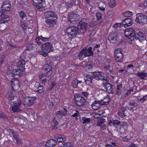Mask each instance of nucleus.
Returning a JSON list of instances; mask_svg holds the SVG:
<instances>
[{
  "label": "nucleus",
  "mask_w": 147,
  "mask_h": 147,
  "mask_svg": "<svg viewBox=\"0 0 147 147\" xmlns=\"http://www.w3.org/2000/svg\"><path fill=\"white\" fill-rule=\"evenodd\" d=\"M86 19H82L80 21L78 24L77 26H73L67 27L65 30V32L68 36L70 40L72 39L73 38L76 37L79 32L83 34H84L86 31L85 28L87 25L84 21Z\"/></svg>",
  "instance_id": "f257e3e1"
},
{
  "label": "nucleus",
  "mask_w": 147,
  "mask_h": 147,
  "mask_svg": "<svg viewBox=\"0 0 147 147\" xmlns=\"http://www.w3.org/2000/svg\"><path fill=\"white\" fill-rule=\"evenodd\" d=\"M26 63L24 60H20L17 65L18 69H15L12 67L9 66L7 70L8 72L11 74L13 77H19L22 76L23 72L25 71Z\"/></svg>",
  "instance_id": "f03ea898"
},
{
  "label": "nucleus",
  "mask_w": 147,
  "mask_h": 147,
  "mask_svg": "<svg viewBox=\"0 0 147 147\" xmlns=\"http://www.w3.org/2000/svg\"><path fill=\"white\" fill-rule=\"evenodd\" d=\"M11 7L9 1L7 0L3 2L1 6L2 9L0 10V16L1 17V19H0V24L5 23L9 22V16L6 15L5 12L10 10Z\"/></svg>",
  "instance_id": "7ed1b4c3"
},
{
  "label": "nucleus",
  "mask_w": 147,
  "mask_h": 147,
  "mask_svg": "<svg viewBox=\"0 0 147 147\" xmlns=\"http://www.w3.org/2000/svg\"><path fill=\"white\" fill-rule=\"evenodd\" d=\"M54 136L56 140L52 139L49 140L45 144V147H53L57 144V142H63L66 139L65 136L63 135L56 134Z\"/></svg>",
  "instance_id": "20e7f679"
},
{
  "label": "nucleus",
  "mask_w": 147,
  "mask_h": 147,
  "mask_svg": "<svg viewBox=\"0 0 147 147\" xmlns=\"http://www.w3.org/2000/svg\"><path fill=\"white\" fill-rule=\"evenodd\" d=\"M73 101L77 106L80 107L83 106L84 105L86 100L84 97L82 96L80 94L76 93L74 95Z\"/></svg>",
  "instance_id": "39448f33"
},
{
  "label": "nucleus",
  "mask_w": 147,
  "mask_h": 147,
  "mask_svg": "<svg viewBox=\"0 0 147 147\" xmlns=\"http://www.w3.org/2000/svg\"><path fill=\"white\" fill-rule=\"evenodd\" d=\"M123 52L122 49L121 48H118L115 49L114 57L117 62L122 63L123 61L124 56Z\"/></svg>",
  "instance_id": "423d86ee"
},
{
  "label": "nucleus",
  "mask_w": 147,
  "mask_h": 147,
  "mask_svg": "<svg viewBox=\"0 0 147 147\" xmlns=\"http://www.w3.org/2000/svg\"><path fill=\"white\" fill-rule=\"evenodd\" d=\"M135 21L143 25L147 24V16L141 13H138L136 15Z\"/></svg>",
  "instance_id": "0eeeda50"
},
{
  "label": "nucleus",
  "mask_w": 147,
  "mask_h": 147,
  "mask_svg": "<svg viewBox=\"0 0 147 147\" xmlns=\"http://www.w3.org/2000/svg\"><path fill=\"white\" fill-rule=\"evenodd\" d=\"M135 31L132 28H127L125 29L124 32L125 37L129 38L131 41L135 38Z\"/></svg>",
  "instance_id": "6e6552de"
},
{
  "label": "nucleus",
  "mask_w": 147,
  "mask_h": 147,
  "mask_svg": "<svg viewBox=\"0 0 147 147\" xmlns=\"http://www.w3.org/2000/svg\"><path fill=\"white\" fill-rule=\"evenodd\" d=\"M9 100V102L11 105L15 104L18 101V98L14 96L13 93L11 92H9L7 93L6 96Z\"/></svg>",
  "instance_id": "1a4fd4ad"
},
{
  "label": "nucleus",
  "mask_w": 147,
  "mask_h": 147,
  "mask_svg": "<svg viewBox=\"0 0 147 147\" xmlns=\"http://www.w3.org/2000/svg\"><path fill=\"white\" fill-rule=\"evenodd\" d=\"M33 4L37 9V10L45 6V2L44 0H32Z\"/></svg>",
  "instance_id": "9d476101"
},
{
  "label": "nucleus",
  "mask_w": 147,
  "mask_h": 147,
  "mask_svg": "<svg viewBox=\"0 0 147 147\" xmlns=\"http://www.w3.org/2000/svg\"><path fill=\"white\" fill-rule=\"evenodd\" d=\"M41 49L42 51H45L49 53L53 50L52 44L50 42H47L42 45Z\"/></svg>",
  "instance_id": "9b49d317"
},
{
  "label": "nucleus",
  "mask_w": 147,
  "mask_h": 147,
  "mask_svg": "<svg viewBox=\"0 0 147 147\" xmlns=\"http://www.w3.org/2000/svg\"><path fill=\"white\" fill-rule=\"evenodd\" d=\"M11 86L12 90L14 91H16L19 89L20 87L19 81L18 78L14 79L13 80L12 79Z\"/></svg>",
  "instance_id": "f8f14e48"
},
{
  "label": "nucleus",
  "mask_w": 147,
  "mask_h": 147,
  "mask_svg": "<svg viewBox=\"0 0 147 147\" xmlns=\"http://www.w3.org/2000/svg\"><path fill=\"white\" fill-rule=\"evenodd\" d=\"M135 38L137 40H139L142 42L146 41L145 34L142 32H139L136 33L135 34Z\"/></svg>",
  "instance_id": "ddd939ff"
},
{
  "label": "nucleus",
  "mask_w": 147,
  "mask_h": 147,
  "mask_svg": "<svg viewBox=\"0 0 147 147\" xmlns=\"http://www.w3.org/2000/svg\"><path fill=\"white\" fill-rule=\"evenodd\" d=\"M103 85L106 91L109 94H113V85L112 84L108 83V82H106L105 83L103 82Z\"/></svg>",
  "instance_id": "4468645a"
},
{
  "label": "nucleus",
  "mask_w": 147,
  "mask_h": 147,
  "mask_svg": "<svg viewBox=\"0 0 147 147\" xmlns=\"http://www.w3.org/2000/svg\"><path fill=\"white\" fill-rule=\"evenodd\" d=\"M45 19H49L57 18L56 14L55 13L51 11L46 12L45 13Z\"/></svg>",
  "instance_id": "2eb2a0df"
},
{
  "label": "nucleus",
  "mask_w": 147,
  "mask_h": 147,
  "mask_svg": "<svg viewBox=\"0 0 147 147\" xmlns=\"http://www.w3.org/2000/svg\"><path fill=\"white\" fill-rule=\"evenodd\" d=\"M43 69L44 70L46 75L47 76H50L52 73V67L51 65L48 64H45L44 66Z\"/></svg>",
  "instance_id": "dca6fc26"
},
{
  "label": "nucleus",
  "mask_w": 147,
  "mask_h": 147,
  "mask_svg": "<svg viewBox=\"0 0 147 147\" xmlns=\"http://www.w3.org/2000/svg\"><path fill=\"white\" fill-rule=\"evenodd\" d=\"M93 74L94 79L98 80L103 79L104 74L102 71H94L93 72Z\"/></svg>",
  "instance_id": "f3484780"
},
{
  "label": "nucleus",
  "mask_w": 147,
  "mask_h": 147,
  "mask_svg": "<svg viewBox=\"0 0 147 147\" xmlns=\"http://www.w3.org/2000/svg\"><path fill=\"white\" fill-rule=\"evenodd\" d=\"M36 99L35 97H28L27 98L24 100V103L29 106L32 105L34 103V102Z\"/></svg>",
  "instance_id": "a211bd4d"
},
{
  "label": "nucleus",
  "mask_w": 147,
  "mask_h": 147,
  "mask_svg": "<svg viewBox=\"0 0 147 147\" xmlns=\"http://www.w3.org/2000/svg\"><path fill=\"white\" fill-rule=\"evenodd\" d=\"M117 37L116 34L113 32L111 33L109 35L108 40L111 43H115L117 41Z\"/></svg>",
  "instance_id": "6ab92c4d"
},
{
  "label": "nucleus",
  "mask_w": 147,
  "mask_h": 147,
  "mask_svg": "<svg viewBox=\"0 0 147 147\" xmlns=\"http://www.w3.org/2000/svg\"><path fill=\"white\" fill-rule=\"evenodd\" d=\"M34 89L36 92L40 94L43 92L45 90L43 86L38 83H37L35 84Z\"/></svg>",
  "instance_id": "aec40b11"
},
{
  "label": "nucleus",
  "mask_w": 147,
  "mask_h": 147,
  "mask_svg": "<svg viewBox=\"0 0 147 147\" xmlns=\"http://www.w3.org/2000/svg\"><path fill=\"white\" fill-rule=\"evenodd\" d=\"M21 104V101H19L17 104L14 105L12 107L11 111L14 113L19 112H20L22 110L20 109V107Z\"/></svg>",
  "instance_id": "412c9836"
},
{
  "label": "nucleus",
  "mask_w": 147,
  "mask_h": 147,
  "mask_svg": "<svg viewBox=\"0 0 147 147\" xmlns=\"http://www.w3.org/2000/svg\"><path fill=\"white\" fill-rule=\"evenodd\" d=\"M133 20L131 18H127L123 19L122 22V24L125 27L130 26L133 23Z\"/></svg>",
  "instance_id": "4be33fe9"
},
{
  "label": "nucleus",
  "mask_w": 147,
  "mask_h": 147,
  "mask_svg": "<svg viewBox=\"0 0 147 147\" xmlns=\"http://www.w3.org/2000/svg\"><path fill=\"white\" fill-rule=\"evenodd\" d=\"M57 18L49 19H45V23L47 27H53L56 23Z\"/></svg>",
  "instance_id": "5701e85b"
},
{
  "label": "nucleus",
  "mask_w": 147,
  "mask_h": 147,
  "mask_svg": "<svg viewBox=\"0 0 147 147\" xmlns=\"http://www.w3.org/2000/svg\"><path fill=\"white\" fill-rule=\"evenodd\" d=\"M92 48L91 47H89L88 49H83L84 51V57H88L92 56L94 54V52L92 51Z\"/></svg>",
  "instance_id": "b1692460"
},
{
  "label": "nucleus",
  "mask_w": 147,
  "mask_h": 147,
  "mask_svg": "<svg viewBox=\"0 0 147 147\" xmlns=\"http://www.w3.org/2000/svg\"><path fill=\"white\" fill-rule=\"evenodd\" d=\"M94 80L93 72L91 74H89L86 75L85 78V82L87 84H89L93 82V81H94Z\"/></svg>",
  "instance_id": "393cba45"
},
{
  "label": "nucleus",
  "mask_w": 147,
  "mask_h": 147,
  "mask_svg": "<svg viewBox=\"0 0 147 147\" xmlns=\"http://www.w3.org/2000/svg\"><path fill=\"white\" fill-rule=\"evenodd\" d=\"M101 101L94 100L91 105L92 108L94 110H97L98 109L101 104Z\"/></svg>",
  "instance_id": "a878e982"
},
{
  "label": "nucleus",
  "mask_w": 147,
  "mask_h": 147,
  "mask_svg": "<svg viewBox=\"0 0 147 147\" xmlns=\"http://www.w3.org/2000/svg\"><path fill=\"white\" fill-rule=\"evenodd\" d=\"M111 100V98L110 96L107 95L103 99L101 100V102H102V105H108L109 104Z\"/></svg>",
  "instance_id": "bb28decb"
},
{
  "label": "nucleus",
  "mask_w": 147,
  "mask_h": 147,
  "mask_svg": "<svg viewBox=\"0 0 147 147\" xmlns=\"http://www.w3.org/2000/svg\"><path fill=\"white\" fill-rule=\"evenodd\" d=\"M122 87L123 86L122 84H120L117 86L116 94L118 96L121 95Z\"/></svg>",
  "instance_id": "cd10ccee"
},
{
  "label": "nucleus",
  "mask_w": 147,
  "mask_h": 147,
  "mask_svg": "<svg viewBox=\"0 0 147 147\" xmlns=\"http://www.w3.org/2000/svg\"><path fill=\"white\" fill-rule=\"evenodd\" d=\"M136 75L138 77H140V78L143 80H146L145 77H147V72L145 73L142 72H138Z\"/></svg>",
  "instance_id": "c85d7f7f"
},
{
  "label": "nucleus",
  "mask_w": 147,
  "mask_h": 147,
  "mask_svg": "<svg viewBox=\"0 0 147 147\" xmlns=\"http://www.w3.org/2000/svg\"><path fill=\"white\" fill-rule=\"evenodd\" d=\"M120 122L117 120L111 119L109 121V124L110 125H113L115 126L118 125L120 124Z\"/></svg>",
  "instance_id": "c756f323"
},
{
  "label": "nucleus",
  "mask_w": 147,
  "mask_h": 147,
  "mask_svg": "<svg viewBox=\"0 0 147 147\" xmlns=\"http://www.w3.org/2000/svg\"><path fill=\"white\" fill-rule=\"evenodd\" d=\"M129 106L131 110H135L136 109L138 104L136 102H131L129 103Z\"/></svg>",
  "instance_id": "7c9ffc66"
},
{
  "label": "nucleus",
  "mask_w": 147,
  "mask_h": 147,
  "mask_svg": "<svg viewBox=\"0 0 147 147\" xmlns=\"http://www.w3.org/2000/svg\"><path fill=\"white\" fill-rule=\"evenodd\" d=\"M84 50L82 49L81 50L77 56V59L80 60V61L83 60V58L84 57Z\"/></svg>",
  "instance_id": "2f4dec72"
},
{
  "label": "nucleus",
  "mask_w": 147,
  "mask_h": 147,
  "mask_svg": "<svg viewBox=\"0 0 147 147\" xmlns=\"http://www.w3.org/2000/svg\"><path fill=\"white\" fill-rule=\"evenodd\" d=\"M18 13L20 18H21L22 20H23L24 18L26 16V13L23 11H19L18 12Z\"/></svg>",
  "instance_id": "473e14b6"
},
{
  "label": "nucleus",
  "mask_w": 147,
  "mask_h": 147,
  "mask_svg": "<svg viewBox=\"0 0 147 147\" xmlns=\"http://www.w3.org/2000/svg\"><path fill=\"white\" fill-rule=\"evenodd\" d=\"M93 65V64H90L87 65L85 67V69L87 71L90 72L92 70Z\"/></svg>",
  "instance_id": "72a5a7b5"
},
{
  "label": "nucleus",
  "mask_w": 147,
  "mask_h": 147,
  "mask_svg": "<svg viewBox=\"0 0 147 147\" xmlns=\"http://www.w3.org/2000/svg\"><path fill=\"white\" fill-rule=\"evenodd\" d=\"M76 0H70V2L66 3V6L68 8L71 7L73 5H75Z\"/></svg>",
  "instance_id": "f704fd0d"
},
{
  "label": "nucleus",
  "mask_w": 147,
  "mask_h": 147,
  "mask_svg": "<svg viewBox=\"0 0 147 147\" xmlns=\"http://www.w3.org/2000/svg\"><path fill=\"white\" fill-rule=\"evenodd\" d=\"M125 109H122L119 111L117 113L121 117H124L126 116L125 113Z\"/></svg>",
  "instance_id": "c9c22d12"
},
{
  "label": "nucleus",
  "mask_w": 147,
  "mask_h": 147,
  "mask_svg": "<svg viewBox=\"0 0 147 147\" xmlns=\"http://www.w3.org/2000/svg\"><path fill=\"white\" fill-rule=\"evenodd\" d=\"M109 4L111 7H113L116 5V0H108Z\"/></svg>",
  "instance_id": "e433bc0d"
},
{
  "label": "nucleus",
  "mask_w": 147,
  "mask_h": 147,
  "mask_svg": "<svg viewBox=\"0 0 147 147\" xmlns=\"http://www.w3.org/2000/svg\"><path fill=\"white\" fill-rule=\"evenodd\" d=\"M77 15L75 14L74 13L72 12L69 13L68 16V21L69 22L74 17H76Z\"/></svg>",
  "instance_id": "4c0bfd02"
},
{
  "label": "nucleus",
  "mask_w": 147,
  "mask_h": 147,
  "mask_svg": "<svg viewBox=\"0 0 147 147\" xmlns=\"http://www.w3.org/2000/svg\"><path fill=\"white\" fill-rule=\"evenodd\" d=\"M122 14L125 17H131L133 15V13L132 12L127 11L123 13Z\"/></svg>",
  "instance_id": "58836bf2"
},
{
  "label": "nucleus",
  "mask_w": 147,
  "mask_h": 147,
  "mask_svg": "<svg viewBox=\"0 0 147 147\" xmlns=\"http://www.w3.org/2000/svg\"><path fill=\"white\" fill-rule=\"evenodd\" d=\"M105 119L104 118H101L99 119L97 122V125L98 126L100 127L102 125V124L105 122Z\"/></svg>",
  "instance_id": "ea45409f"
},
{
  "label": "nucleus",
  "mask_w": 147,
  "mask_h": 147,
  "mask_svg": "<svg viewBox=\"0 0 147 147\" xmlns=\"http://www.w3.org/2000/svg\"><path fill=\"white\" fill-rule=\"evenodd\" d=\"M74 111H75V112L71 115V117H75L76 120H77L78 119V117L79 115V112L78 110H74Z\"/></svg>",
  "instance_id": "a19ab883"
},
{
  "label": "nucleus",
  "mask_w": 147,
  "mask_h": 147,
  "mask_svg": "<svg viewBox=\"0 0 147 147\" xmlns=\"http://www.w3.org/2000/svg\"><path fill=\"white\" fill-rule=\"evenodd\" d=\"M100 45L99 44L96 45L93 48V51L95 52H100Z\"/></svg>",
  "instance_id": "79ce46f5"
},
{
  "label": "nucleus",
  "mask_w": 147,
  "mask_h": 147,
  "mask_svg": "<svg viewBox=\"0 0 147 147\" xmlns=\"http://www.w3.org/2000/svg\"><path fill=\"white\" fill-rule=\"evenodd\" d=\"M139 101H140L141 103H144L145 101H147V94L144 96L143 97L140 99H138Z\"/></svg>",
  "instance_id": "37998d69"
},
{
  "label": "nucleus",
  "mask_w": 147,
  "mask_h": 147,
  "mask_svg": "<svg viewBox=\"0 0 147 147\" xmlns=\"http://www.w3.org/2000/svg\"><path fill=\"white\" fill-rule=\"evenodd\" d=\"M82 120L83 121V123L84 124L88 123L90 121V119L89 118H87L85 117H82Z\"/></svg>",
  "instance_id": "c03bdc74"
},
{
  "label": "nucleus",
  "mask_w": 147,
  "mask_h": 147,
  "mask_svg": "<svg viewBox=\"0 0 147 147\" xmlns=\"http://www.w3.org/2000/svg\"><path fill=\"white\" fill-rule=\"evenodd\" d=\"M63 145L64 147H74L73 145L69 142L64 143Z\"/></svg>",
  "instance_id": "a18cd8bd"
},
{
  "label": "nucleus",
  "mask_w": 147,
  "mask_h": 147,
  "mask_svg": "<svg viewBox=\"0 0 147 147\" xmlns=\"http://www.w3.org/2000/svg\"><path fill=\"white\" fill-rule=\"evenodd\" d=\"M71 23L73 24H75L78 22V18L76 17H74L71 20L69 21Z\"/></svg>",
  "instance_id": "49530a36"
},
{
  "label": "nucleus",
  "mask_w": 147,
  "mask_h": 147,
  "mask_svg": "<svg viewBox=\"0 0 147 147\" xmlns=\"http://www.w3.org/2000/svg\"><path fill=\"white\" fill-rule=\"evenodd\" d=\"M0 118L3 119H7V116L3 112H1L0 113Z\"/></svg>",
  "instance_id": "de8ad7c7"
},
{
  "label": "nucleus",
  "mask_w": 147,
  "mask_h": 147,
  "mask_svg": "<svg viewBox=\"0 0 147 147\" xmlns=\"http://www.w3.org/2000/svg\"><path fill=\"white\" fill-rule=\"evenodd\" d=\"M38 77L40 81L41 80H42L45 79V78H46L45 75L43 74H40L39 75Z\"/></svg>",
  "instance_id": "09e8293b"
},
{
  "label": "nucleus",
  "mask_w": 147,
  "mask_h": 147,
  "mask_svg": "<svg viewBox=\"0 0 147 147\" xmlns=\"http://www.w3.org/2000/svg\"><path fill=\"white\" fill-rule=\"evenodd\" d=\"M132 91H133V89L129 90L127 91V92L125 94V95H122L121 96V98H125L129 94H130L131 93V92Z\"/></svg>",
  "instance_id": "8fccbe9b"
},
{
  "label": "nucleus",
  "mask_w": 147,
  "mask_h": 147,
  "mask_svg": "<svg viewBox=\"0 0 147 147\" xmlns=\"http://www.w3.org/2000/svg\"><path fill=\"white\" fill-rule=\"evenodd\" d=\"M12 133L13 135V138L15 140H16V139L19 137L18 134L16 132L13 131Z\"/></svg>",
  "instance_id": "3c124183"
},
{
  "label": "nucleus",
  "mask_w": 147,
  "mask_h": 147,
  "mask_svg": "<svg viewBox=\"0 0 147 147\" xmlns=\"http://www.w3.org/2000/svg\"><path fill=\"white\" fill-rule=\"evenodd\" d=\"M96 16L98 20L101 19L102 18V15L99 13H97L96 14Z\"/></svg>",
  "instance_id": "603ef678"
},
{
  "label": "nucleus",
  "mask_w": 147,
  "mask_h": 147,
  "mask_svg": "<svg viewBox=\"0 0 147 147\" xmlns=\"http://www.w3.org/2000/svg\"><path fill=\"white\" fill-rule=\"evenodd\" d=\"M20 25L24 31H25L27 29L28 26L25 24H20Z\"/></svg>",
  "instance_id": "864d4df0"
},
{
  "label": "nucleus",
  "mask_w": 147,
  "mask_h": 147,
  "mask_svg": "<svg viewBox=\"0 0 147 147\" xmlns=\"http://www.w3.org/2000/svg\"><path fill=\"white\" fill-rule=\"evenodd\" d=\"M78 84L77 82L76 81L75 79L72 82V86L74 88H77L78 87Z\"/></svg>",
  "instance_id": "5fc2aeb1"
},
{
  "label": "nucleus",
  "mask_w": 147,
  "mask_h": 147,
  "mask_svg": "<svg viewBox=\"0 0 147 147\" xmlns=\"http://www.w3.org/2000/svg\"><path fill=\"white\" fill-rule=\"evenodd\" d=\"M52 122L55 125L53 126H52L53 128H54L55 126L58 125L59 124V122L55 119V118H53V120H52Z\"/></svg>",
  "instance_id": "6e6d98bb"
},
{
  "label": "nucleus",
  "mask_w": 147,
  "mask_h": 147,
  "mask_svg": "<svg viewBox=\"0 0 147 147\" xmlns=\"http://www.w3.org/2000/svg\"><path fill=\"white\" fill-rule=\"evenodd\" d=\"M40 53V55H42L44 57H46L48 55V53L47 51H40L39 52Z\"/></svg>",
  "instance_id": "4d7b16f0"
},
{
  "label": "nucleus",
  "mask_w": 147,
  "mask_h": 147,
  "mask_svg": "<svg viewBox=\"0 0 147 147\" xmlns=\"http://www.w3.org/2000/svg\"><path fill=\"white\" fill-rule=\"evenodd\" d=\"M17 144H21L23 143V140L20 138V137L16 140Z\"/></svg>",
  "instance_id": "13d9d810"
},
{
  "label": "nucleus",
  "mask_w": 147,
  "mask_h": 147,
  "mask_svg": "<svg viewBox=\"0 0 147 147\" xmlns=\"http://www.w3.org/2000/svg\"><path fill=\"white\" fill-rule=\"evenodd\" d=\"M40 38V40H42L43 41H47L49 40L50 37H44L43 36H40L39 37Z\"/></svg>",
  "instance_id": "bf43d9fd"
},
{
  "label": "nucleus",
  "mask_w": 147,
  "mask_h": 147,
  "mask_svg": "<svg viewBox=\"0 0 147 147\" xmlns=\"http://www.w3.org/2000/svg\"><path fill=\"white\" fill-rule=\"evenodd\" d=\"M34 47L32 45H30L27 47L26 49H25V51H30L31 50L33 49Z\"/></svg>",
  "instance_id": "052dcab7"
},
{
  "label": "nucleus",
  "mask_w": 147,
  "mask_h": 147,
  "mask_svg": "<svg viewBox=\"0 0 147 147\" xmlns=\"http://www.w3.org/2000/svg\"><path fill=\"white\" fill-rule=\"evenodd\" d=\"M122 25V23H117L113 25V27L114 28L117 27H121Z\"/></svg>",
  "instance_id": "680f3d73"
},
{
  "label": "nucleus",
  "mask_w": 147,
  "mask_h": 147,
  "mask_svg": "<svg viewBox=\"0 0 147 147\" xmlns=\"http://www.w3.org/2000/svg\"><path fill=\"white\" fill-rule=\"evenodd\" d=\"M119 131L120 134H123L125 133V130L124 129L123 127H121L120 128V131Z\"/></svg>",
  "instance_id": "e2e57ef3"
},
{
  "label": "nucleus",
  "mask_w": 147,
  "mask_h": 147,
  "mask_svg": "<svg viewBox=\"0 0 147 147\" xmlns=\"http://www.w3.org/2000/svg\"><path fill=\"white\" fill-rule=\"evenodd\" d=\"M40 39V38H39L38 37L36 39V42L38 45H41L42 44Z\"/></svg>",
  "instance_id": "0e129e2a"
},
{
  "label": "nucleus",
  "mask_w": 147,
  "mask_h": 147,
  "mask_svg": "<svg viewBox=\"0 0 147 147\" xmlns=\"http://www.w3.org/2000/svg\"><path fill=\"white\" fill-rule=\"evenodd\" d=\"M5 57V56H2L0 57V66L3 63Z\"/></svg>",
  "instance_id": "69168bd1"
},
{
  "label": "nucleus",
  "mask_w": 147,
  "mask_h": 147,
  "mask_svg": "<svg viewBox=\"0 0 147 147\" xmlns=\"http://www.w3.org/2000/svg\"><path fill=\"white\" fill-rule=\"evenodd\" d=\"M100 126V129L101 130H104L107 129V126L105 124H102Z\"/></svg>",
  "instance_id": "338daca9"
},
{
  "label": "nucleus",
  "mask_w": 147,
  "mask_h": 147,
  "mask_svg": "<svg viewBox=\"0 0 147 147\" xmlns=\"http://www.w3.org/2000/svg\"><path fill=\"white\" fill-rule=\"evenodd\" d=\"M138 144L132 143L128 147H138Z\"/></svg>",
  "instance_id": "774afa93"
}]
</instances>
